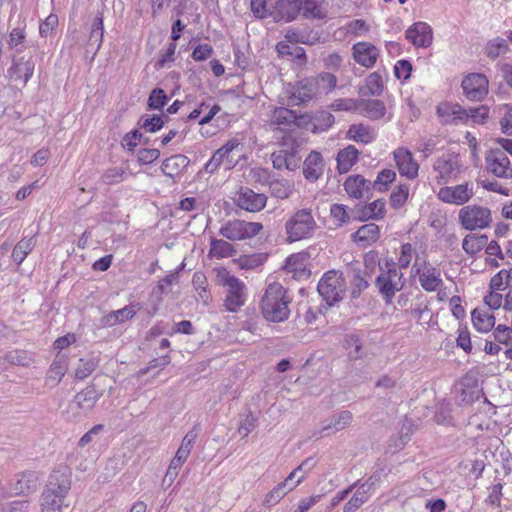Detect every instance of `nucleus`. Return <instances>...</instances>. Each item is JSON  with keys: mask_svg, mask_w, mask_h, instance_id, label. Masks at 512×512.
Here are the masks:
<instances>
[{"mask_svg": "<svg viewBox=\"0 0 512 512\" xmlns=\"http://www.w3.org/2000/svg\"><path fill=\"white\" fill-rule=\"evenodd\" d=\"M374 485L375 481L373 480V477H370L366 482L361 484L349 501L344 505V512H355L364 503H366Z\"/></svg>", "mask_w": 512, "mask_h": 512, "instance_id": "obj_24", "label": "nucleus"}, {"mask_svg": "<svg viewBox=\"0 0 512 512\" xmlns=\"http://www.w3.org/2000/svg\"><path fill=\"white\" fill-rule=\"evenodd\" d=\"M359 151L353 146L340 150L337 154V169L339 173H347L353 165L357 162Z\"/></svg>", "mask_w": 512, "mask_h": 512, "instance_id": "obj_34", "label": "nucleus"}, {"mask_svg": "<svg viewBox=\"0 0 512 512\" xmlns=\"http://www.w3.org/2000/svg\"><path fill=\"white\" fill-rule=\"evenodd\" d=\"M316 221L311 209L304 208L296 211L285 224L290 242L310 237L316 229Z\"/></svg>", "mask_w": 512, "mask_h": 512, "instance_id": "obj_4", "label": "nucleus"}, {"mask_svg": "<svg viewBox=\"0 0 512 512\" xmlns=\"http://www.w3.org/2000/svg\"><path fill=\"white\" fill-rule=\"evenodd\" d=\"M396 178L395 171L391 169H383L379 172L375 182L374 186L381 192L386 191L388 188V185L392 183Z\"/></svg>", "mask_w": 512, "mask_h": 512, "instance_id": "obj_59", "label": "nucleus"}, {"mask_svg": "<svg viewBox=\"0 0 512 512\" xmlns=\"http://www.w3.org/2000/svg\"><path fill=\"white\" fill-rule=\"evenodd\" d=\"M35 68V62L32 56L28 57H20L14 59V64L12 67L13 73L15 75V79H20L26 84L29 79L32 77Z\"/></svg>", "mask_w": 512, "mask_h": 512, "instance_id": "obj_32", "label": "nucleus"}, {"mask_svg": "<svg viewBox=\"0 0 512 512\" xmlns=\"http://www.w3.org/2000/svg\"><path fill=\"white\" fill-rule=\"evenodd\" d=\"M353 419V415L350 411L344 410L332 416L330 422L324 425L322 431L338 432L348 427Z\"/></svg>", "mask_w": 512, "mask_h": 512, "instance_id": "obj_39", "label": "nucleus"}, {"mask_svg": "<svg viewBox=\"0 0 512 512\" xmlns=\"http://www.w3.org/2000/svg\"><path fill=\"white\" fill-rule=\"evenodd\" d=\"M318 292L328 304H333L342 299L346 283L341 272L331 270L324 274L318 283Z\"/></svg>", "mask_w": 512, "mask_h": 512, "instance_id": "obj_9", "label": "nucleus"}, {"mask_svg": "<svg viewBox=\"0 0 512 512\" xmlns=\"http://www.w3.org/2000/svg\"><path fill=\"white\" fill-rule=\"evenodd\" d=\"M70 488V474L66 471H53L41 496V512H62V504Z\"/></svg>", "mask_w": 512, "mask_h": 512, "instance_id": "obj_2", "label": "nucleus"}, {"mask_svg": "<svg viewBox=\"0 0 512 512\" xmlns=\"http://www.w3.org/2000/svg\"><path fill=\"white\" fill-rule=\"evenodd\" d=\"M358 110L371 120L382 118L386 113V107L380 100H358Z\"/></svg>", "mask_w": 512, "mask_h": 512, "instance_id": "obj_35", "label": "nucleus"}, {"mask_svg": "<svg viewBox=\"0 0 512 512\" xmlns=\"http://www.w3.org/2000/svg\"><path fill=\"white\" fill-rule=\"evenodd\" d=\"M101 396L102 392L99 391L95 385H88L79 391L68 403L67 407L63 411L66 419L69 421H75L87 416Z\"/></svg>", "mask_w": 512, "mask_h": 512, "instance_id": "obj_3", "label": "nucleus"}, {"mask_svg": "<svg viewBox=\"0 0 512 512\" xmlns=\"http://www.w3.org/2000/svg\"><path fill=\"white\" fill-rule=\"evenodd\" d=\"M262 229L263 225L259 222L234 219L226 222L220 228L219 234L230 241H242L256 236Z\"/></svg>", "mask_w": 512, "mask_h": 512, "instance_id": "obj_8", "label": "nucleus"}, {"mask_svg": "<svg viewBox=\"0 0 512 512\" xmlns=\"http://www.w3.org/2000/svg\"><path fill=\"white\" fill-rule=\"evenodd\" d=\"M140 309L139 304H130L122 309L114 310L102 318V324L112 327L132 319Z\"/></svg>", "mask_w": 512, "mask_h": 512, "instance_id": "obj_25", "label": "nucleus"}, {"mask_svg": "<svg viewBox=\"0 0 512 512\" xmlns=\"http://www.w3.org/2000/svg\"><path fill=\"white\" fill-rule=\"evenodd\" d=\"M68 370V357L58 353L53 360L47 373L46 381L56 386L62 380Z\"/></svg>", "mask_w": 512, "mask_h": 512, "instance_id": "obj_29", "label": "nucleus"}, {"mask_svg": "<svg viewBox=\"0 0 512 512\" xmlns=\"http://www.w3.org/2000/svg\"><path fill=\"white\" fill-rule=\"evenodd\" d=\"M344 347L348 350V357L351 360L361 359L365 355L362 343L356 335L346 336Z\"/></svg>", "mask_w": 512, "mask_h": 512, "instance_id": "obj_52", "label": "nucleus"}, {"mask_svg": "<svg viewBox=\"0 0 512 512\" xmlns=\"http://www.w3.org/2000/svg\"><path fill=\"white\" fill-rule=\"evenodd\" d=\"M371 182L367 181L362 175L349 176L344 187L350 197L362 199L366 192L369 191Z\"/></svg>", "mask_w": 512, "mask_h": 512, "instance_id": "obj_28", "label": "nucleus"}, {"mask_svg": "<svg viewBox=\"0 0 512 512\" xmlns=\"http://www.w3.org/2000/svg\"><path fill=\"white\" fill-rule=\"evenodd\" d=\"M509 50L507 41L503 38L497 37L487 42L485 54L490 59H495L500 55L507 53Z\"/></svg>", "mask_w": 512, "mask_h": 512, "instance_id": "obj_50", "label": "nucleus"}, {"mask_svg": "<svg viewBox=\"0 0 512 512\" xmlns=\"http://www.w3.org/2000/svg\"><path fill=\"white\" fill-rule=\"evenodd\" d=\"M385 215V201L377 199L366 205L361 211V219H381Z\"/></svg>", "mask_w": 512, "mask_h": 512, "instance_id": "obj_48", "label": "nucleus"}, {"mask_svg": "<svg viewBox=\"0 0 512 512\" xmlns=\"http://www.w3.org/2000/svg\"><path fill=\"white\" fill-rule=\"evenodd\" d=\"M190 159L182 154L173 155L165 159L161 165V171L170 178L179 176L188 167Z\"/></svg>", "mask_w": 512, "mask_h": 512, "instance_id": "obj_27", "label": "nucleus"}, {"mask_svg": "<svg viewBox=\"0 0 512 512\" xmlns=\"http://www.w3.org/2000/svg\"><path fill=\"white\" fill-rule=\"evenodd\" d=\"M98 362L94 359H80L75 369V377L83 380L93 373L96 369Z\"/></svg>", "mask_w": 512, "mask_h": 512, "instance_id": "obj_56", "label": "nucleus"}, {"mask_svg": "<svg viewBox=\"0 0 512 512\" xmlns=\"http://www.w3.org/2000/svg\"><path fill=\"white\" fill-rule=\"evenodd\" d=\"M376 286L387 303L391 302L396 292L404 286L403 274L396 268L381 273L376 278Z\"/></svg>", "mask_w": 512, "mask_h": 512, "instance_id": "obj_11", "label": "nucleus"}, {"mask_svg": "<svg viewBox=\"0 0 512 512\" xmlns=\"http://www.w3.org/2000/svg\"><path fill=\"white\" fill-rule=\"evenodd\" d=\"M104 29H103V18L96 17L93 21L89 41L97 44V49L100 48L103 41Z\"/></svg>", "mask_w": 512, "mask_h": 512, "instance_id": "obj_60", "label": "nucleus"}, {"mask_svg": "<svg viewBox=\"0 0 512 512\" xmlns=\"http://www.w3.org/2000/svg\"><path fill=\"white\" fill-rule=\"evenodd\" d=\"M484 303L489 309L497 310L503 307L504 297L501 292L490 289L489 293L484 297Z\"/></svg>", "mask_w": 512, "mask_h": 512, "instance_id": "obj_63", "label": "nucleus"}, {"mask_svg": "<svg viewBox=\"0 0 512 512\" xmlns=\"http://www.w3.org/2000/svg\"><path fill=\"white\" fill-rule=\"evenodd\" d=\"M487 241L488 237L486 235L468 234L463 239L462 248L467 254L475 255L486 246Z\"/></svg>", "mask_w": 512, "mask_h": 512, "instance_id": "obj_43", "label": "nucleus"}, {"mask_svg": "<svg viewBox=\"0 0 512 512\" xmlns=\"http://www.w3.org/2000/svg\"><path fill=\"white\" fill-rule=\"evenodd\" d=\"M235 247L226 240L212 237L210 240L209 257L211 258H228L236 254Z\"/></svg>", "mask_w": 512, "mask_h": 512, "instance_id": "obj_37", "label": "nucleus"}, {"mask_svg": "<svg viewBox=\"0 0 512 512\" xmlns=\"http://www.w3.org/2000/svg\"><path fill=\"white\" fill-rule=\"evenodd\" d=\"M313 78L318 82V91L320 94L329 93L336 87L337 84L336 76L331 73L324 72Z\"/></svg>", "mask_w": 512, "mask_h": 512, "instance_id": "obj_54", "label": "nucleus"}, {"mask_svg": "<svg viewBox=\"0 0 512 512\" xmlns=\"http://www.w3.org/2000/svg\"><path fill=\"white\" fill-rule=\"evenodd\" d=\"M494 340L505 346H512V328L507 325L499 324L493 330Z\"/></svg>", "mask_w": 512, "mask_h": 512, "instance_id": "obj_55", "label": "nucleus"}, {"mask_svg": "<svg viewBox=\"0 0 512 512\" xmlns=\"http://www.w3.org/2000/svg\"><path fill=\"white\" fill-rule=\"evenodd\" d=\"M474 328L482 333L491 331L495 326V316L487 310L475 308L471 313Z\"/></svg>", "mask_w": 512, "mask_h": 512, "instance_id": "obj_31", "label": "nucleus"}, {"mask_svg": "<svg viewBox=\"0 0 512 512\" xmlns=\"http://www.w3.org/2000/svg\"><path fill=\"white\" fill-rule=\"evenodd\" d=\"M318 82L313 77L298 81L291 90L289 100L292 105L305 104L319 95Z\"/></svg>", "mask_w": 512, "mask_h": 512, "instance_id": "obj_13", "label": "nucleus"}, {"mask_svg": "<svg viewBox=\"0 0 512 512\" xmlns=\"http://www.w3.org/2000/svg\"><path fill=\"white\" fill-rule=\"evenodd\" d=\"M300 14L306 19L320 20L324 19L327 11L323 5V1L319 0H300Z\"/></svg>", "mask_w": 512, "mask_h": 512, "instance_id": "obj_33", "label": "nucleus"}, {"mask_svg": "<svg viewBox=\"0 0 512 512\" xmlns=\"http://www.w3.org/2000/svg\"><path fill=\"white\" fill-rule=\"evenodd\" d=\"M347 136L356 141L362 143H370L375 139V135L369 126L364 124H353L349 127Z\"/></svg>", "mask_w": 512, "mask_h": 512, "instance_id": "obj_42", "label": "nucleus"}, {"mask_svg": "<svg viewBox=\"0 0 512 512\" xmlns=\"http://www.w3.org/2000/svg\"><path fill=\"white\" fill-rule=\"evenodd\" d=\"M277 52L281 57H291L297 59L300 62L306 58L304 48L295 45L294 43L279 42L276 46Z\"/></svg>", "mask_w": 512, "mask_h": 512, "instance_id": "obj_47", "label": "nucleus"}, {"mask_svg": "<svg viewBox=\"0 0 512 512\" xmlns=\"http://www.w3.org/2000/svg\"><path fill=\"white\" fill-rule=\"evenodd\" d=\"M141 126L147 132H156L161 129L164 125V121L161 116L154 115L152 117L142 116L140 119Z\"/></svg>", "mask_w": 512, "mask_h": 512, "instance_id": "obj_61", "label": "nucleus"}, {"mask_svg": "<svg viewBox=\"0 0 512 512\" xmlns=\"http://www.w3.org/2000/svg\"><path fill=\"white\" fill-rule=\"evenodd\" d=\"M512 286V269H502L496 273L489 282V289L495 291H504Z\"/></svg>", "mask_w": 512, "mask_h": 512, "instance_id": "obj_46", "label": "nucleus"}, {"mask_svg": "<svg viewBox=\"0 0 512 512\" xmlns=\"http://www.w3.org/2000/svg\"><path fill=\"white\" fill-rule=\"evenodd\" d=\"M348 269L352 273V296L359 297L362 291L368 287V282L361 276L360 264L358 261L350 262Z\"/></svg>", "mask_w": 512, "mask_h": 512, "instance_id": "obj_40", "label": "nucleus"}, {"mask_svg": "<svg viewBox=\"0 0 512 512\" xmlns=\"http://www.w3.org/2000/svg\"><path fill=\"white\" fill-rule=\"evenodd\" d=\"M35 245L34 238H23L13 249L12 258L17 264H21Z\"/></svg>", "mask_w": 512, "mask_h": 512, "instance_id": "obj_49", "label": "nucleus"}, {"mask_svg": "<svg viewBox=\"0 0 512 512\" xmlns=\"http://www.w3.org/2000/svg\"><path fill=\"white\" fill-rule=\"evenodd\" d=\"M37 488V477L34 472L27 471L16 475L12 489L16 494L30 493Z\"/></svg>", "mask_w": 512, "mask_h": 512, "instance_id": "obj_36", "label": "nucleus"}, {"mask_svg": "<svg viewBox=\"0 0 512 512\" xmlns=\"http://www.w3.org/2000/svg\"><path fill=\"white\" fill-rule=\"evenodd\" d=\"M269 188L272 196L278 199H287L294 191V184L286 179H277L270 183Z\"/></svg>", "mask_w": 512, "mask_h": 512, "instance_id": "obj_44", "label": "nucleus"}, {"mask_svg": "<svg viewBox=\"0 0 512 512\" xmlns=\"http://www.w3.org/2000/svg\"><path fill=\"white\" fill-rule=\"evenodd\" d=\"M458 222L468 231L485 229L492 223L491 210L478 204L463 206L458 212Z\"/></svg>", "mask_w": 512, "mask_h": 512, "instance_id": "obj_6", "label": "nucleus"}, {"mask_svg": "<svg viewBox=\"0 0 512 512\" xmlns=\"http://www.w3.org/2000/svg\"><path fill=\"white\" fill-rule=\"evenodd\" d=\"M219 277L226 288L225 309L229 312H237L246 302V285L225 269L219 273Z\"/></svg>", "mask_w": 512, "mask_h": 512, "instance_id": "obj_5", "label": "nucleus"}, {"mask_svg": "<svg viewBox=\"0 0 512 512\" xmlns=\"http://www.w3.org/2000/svg\"><path fill=\"white\" fill-rule=\"evenodd\" d=\"M393 156L401 176L408 179H415L418 176L419 164L408 149L399 147L393 152Z\"/></svg>", "mask_w": 512, "mask_h": 512, "instance_id": "obj_18", "label": "nucleus"}, {"mask_svg": "<svg viewBox=\"0 0 512 512\" xmlns=\"http://www.w3.org/2000/svg\"><path fill=\"white\" fill-rule=\"evenodd\" d=\"M409 196V187L406 184H400L391 193L390 204L393 208L398 209L402 207L407 201Z\"/></svg>", "mask_w": 512, "mask_h": 512, "instance_id": "obj_53", "label": "nucleus"}, {"mask_svg": "<svg viewBox=\"0 0 512 512\" xmlns=\"http://www.w3.org/2000/svg\"><path fill=\"white\" fill-rule=\"evenodd\" d=\"M167 96L164 90L160 88L154 89L148 99V106L151 109H162L166 104Z\"/></svg>", "mask_w": 512, "mask_h": 512, "instance_id": "obj_62", "label": "nucleus"}, {"mask_svg": "<svg viewBox=\"0 0 512 512\" xmlns=\"http://www.w3.org/2000/svg\"><path fill=\"white\" fill-rule=\"evenodd\" d=\"M380 237V228L374 223H368L358 228L356 232L352 234V239L356 243H360L364 246L375 243Z\"/></svg>", "mask_w": 512, "mask_h": 512, "instance_id": "obj_30", "label": "nucleus"}, {"mask_svg": "<svg viewBox=\"0 0 512 512\" xmlns=\"http://www.w3.org/2000/svg\"><path fill=\"white\" fill-rule=\"evenodd\" d=\"M432 169L438 184H447L458 180L463 172V163L458 154L446 153L436 158Z\"/></svg>", "mask_w": 512, "mask_h": 512, "instance_id": "obj_7", "label": "nucleus"}, {"mask_svg": "<svg viewBox=\"0 0 512 512\" xmlns=\"http://www.w3.org/2000/svg\"><path fill=\"white\" fill-rule=\"evenodd\" d=\"M300 0H276L273 5V18L275 20L293 21L300 15Z\"/></svg>", "mask_w": 512, "mask_h": 512, "instance_id": "obj_22", "label": "nucleus"}, {"mask_svg": "<svg viewBox=\"0 0 512 512\" xmlns=\"http://www.w3.org/2000/svg\"><path fill=\"white\" fill-rule=\"evenodd\" d=\"M413 268L416 270L419 283L425 291L435 292L443 286L444 283L441 278V272L432 264L426 261L423 263H418L416 261Z\"/></svg>", "mask_w": 512, "mask_h": 512, "instance_id": "obj_12", "label": "nucleus"}, {"mask_svg": "<svg viewBox=\"0 0 512 512\" xmlns=\"http://www.w3.org/2000/svg\"><path fill=\"white\" fill-rule=\"evenodd\" d=\"M291 298L287 290L278 282L270 283L260 301L263 317L269 322H283L289 318Z\"/></svg>", "mask_w": 512, "mask_h": 512, "instance_id": "obj_1", "label": "nucleus"}, {"mask_svg": "<svg viewBox=\"0 0 512 512\" xmlns=\"http://www.w3.org/2000/svg\"><path fill=\"white\" fill-rule=\"evenodd\" d=\"M366 89L365 94L379 96L383 90L382 77L376 72L371 73L366 79Z\"/></svg>", "mask_w": 512, "mask_h": 512, "instance_id": "obj_58", "label": "nucleus"}, {"mask_svg": "<svg viewBox=\"0 0 512 512\" xmlns=\"http://www.w3.org/2000/svg\"><path fill=\"white\" fill-rule=\"evenodd\" d=\"M193 286L197 293V299L204 305H208L211 301V294L208 290V282L204 273L195 272L192 278Z\"/></svg>", "mask_w": 512, "mask_h": 512, "instance_id": "obj_41", "label": "nucleus"}, {"mask_svg": "<svg viewBox=\"0 0 512 512\" xmlns=\"http://www.w3.org/2000/svg\"><path fill=\"white\" fill-rule=\"evenodd\" d=\"M353 59L359 65L371 68L379 57V50L375 45L369 42H358L352 47Z\"/></svg>", "mask_w": 512, "mask_h": 512, "instance_id": "obj_21", "label": "nucleus"}, {"mask_svg": "<svg viewBox=\"0 0 512 512\" xmlns=\"http://www.w3.org/2000/svg\"><path fill=\"white\" fill-rule=\"evenodd\" d=\"M488 79L480 73H472L462 81V88L466 97L472 101H481L488 94Z\"/></svg>", "mask_w": 512, "mask_h": 512, "instance_id": "obj_15", "label": "nucleus"}, {"mask_svg": "<svg viewBox=\"0 0 512 512\" xmlns=\"http://www.w3.org/2000/svg\"><path fill=\"white\" fill-rule=\"evenodd\" d=\"M296 119L294 111L284 107H275L271 112L268 125L272 130L282 129L295 124Z\"/></svg>", "mask_w": 512, "mask_h": 512, "instance_id": "obj_26", "label": "nucleus"}, {"mask_svg": "<svg viewBox=\"0 0 512 512\" xmlns=\"http://www.w3.org/2000/svg\"><path fill=\"white\" fill-rule=\"evenodd\" d=\"M299 144L293 140L289 149H281L271 154V160L275 169H287L295 171L299 168L301 157L298 155Z\"/></svg>", "mask_w": 512, "mask_h": 512, "instance_id": "obj_14", "label": "nucleus"}, {"mask_svg": "<svg viewBox=\"0 0 512 512\" xmlns=\"http://www.w3.org/2000/svg\"><path fill=\"white\" fill-rule=\"evenodd\" d=\"M358 108V100L350 98L337 99L331 104V109L334 111H356Z\"/></svg>", "mask_w": 512, "mask_h": 512, "instance_id": "obj_64", "label": "nucleus"}, {"mask_svg": "<svg viewBox=\"0 0 512 512\" xmlns=\"http://www.w3.org/2000/svg\"><path fill=\"white\" fill-rule=\"evenodd\" d=\"M239 146L240 142L237 139H231L226 142L222 147L214 152L211 159L206 163L205 171L211 174L224 162H226L228 168H231L234 165V160L231 157V154L237 150Z\"/></svg>", "mask_w": 512, "mask_h": 512, "instance_id": "obj_17", "label": "nucleus"}, {"mask_svg": "<svg viewBox=\"0 0 512 512\" xmlns=\"http://www.w3.org/2000/svg\"><path fill=\"white\" fill-rule=\"evenodd\" d=\"M126 177V170L122 167L107 169L102 175V181L106 185H114L123 181Z\"/></svg>", "mask_w": 512, "mask_h": 512, "instance_id": "obj_57", "label": "nucleus"}, {"mask_svg": "<svg viewBox=\"0 0 512 512\" xmlns=\"http://www.w3.org/2000/svg\"><path fill=\"white\" fill-rule=\"evenodd\" d=\"M473 196V185L469 182H464L455 186L441 187L437 193V198L441 202L456 206L465 205L473 198Z\"/></svg>", "mask_w": 512, "mask_h": 512, "instance_id": "obj_10", "label": "nucleus"}, {"mask_svg": "<svg viewBox=\"0 0 512 512\" xmlns=\"http://www.w3.org/2000/svg\"><path fill=\"white\" fill-rule=\"evenodd\" d=\"M406 38L415 47L427 48L432 44L433 31L428 24L417 22L407 29Z\"/></svg>", "mask_w": 512, "mask_h": 512, "instance_id": "obj_20", "label": "nucleus"}, {"mask_svg": "<svg viewBox=\"0 0 512 512\" xmlns=\"http://www.w3.org/2000/svg\"><path fill=\"white\" fill-rule=\"evenodd\" d=\"M487 170L499 178L512 177V165L506 155L501 149L490 150L486 156Z\"/></svg>", "mask_w": 512, "mask_h": 512, "instance_id": "obj_16", "label": "nucleus"}, {"mask_svg": "<svg viewBox=\"0 0 512 512\" xmlns=\"http://www.w3.org/2000/svg\"><path fill=\"white\" fill-rule=\"evenodd\" d=\"M7 362L12 365L27 367L31 364V356L23 350H15L9 352L3 359L0 358V364L3 367L4 363Z\"/></svg>", "mask_w": 512, "mask_h": 512, "instance_id": "obj_51", "label": "nucleus"}, {"mask_svg": "<svg viewBox=\"0 0 512 512\" xmlns=\"http://www.w3.org/2000/svg\"><path fill=\"white\" fill-rule=\"evenodd\" d=\"M303 174L309 181L318 180L324 172V160L317 151H311L304 161Z\"/></svg>", "mask_w": 512, "mask_h": 512, "instance_id": "obj_23", "label": "nucleus"}, {"mask_svg": "<svg viewBox=\"0 0 512 512\" xmlns=\"http://www.w3.org/2000/svg\"><path fill=\"white\" fill-rule=\"evenodd\" d=\"M315 465L316 461L312 457L306 458L287 476V479L291 484H296L297 487L303 481L305 476L314 468Z\"/></svg>", "mask_w": 512, "mask_h": 512, "instance_id": "obj_45", "label": "nucleus"}, {"mask_svg": "<svg viewBox=\"0 0 512 512\" xmlns=\"http://www.w3.org/2000/svg\"><path fill=\"white\" fill-rule=\"evenodd\" d=\"M266 202L267 197L264 194L256 193L249 188H241L236 199L237 206L249 212L261 211Z\"/></svg>", "mask_w": 512, "mask_h": 512, "instance_id": "obj_19", "label": "nucleus"}, {"mask_svg": "<svg viewBox=\"0 0 512 512\" xmlns=\"http://www.w3.org/2000/svg\"><path fill=\"white\" fill-rule=\"evenodd\" d=\"M296 488V484H291L286 478L283 482L274 487L264 498L263 505L272 507L280 502V500L291 490Z\"/></svg>", "mask_w": 512, "mask_h": 512, "instance_id": "obj_38", "label": "nucleus"}]
</instances>
